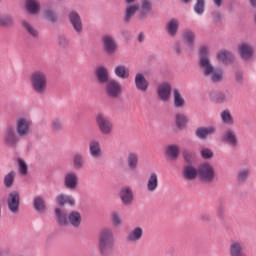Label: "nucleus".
Masks as SVG:
<instances>
[{
  "instance_id": "2eb2a0df",
  "label": "nucleus",
  "mask_w": 256,
  "mask_h": 256,
  "mask_svg": "<svg viewBox=\"0 0 256 256\" xmlns=\"http://www.w3.org/2000/svg\"><path fill=\"white\" fill-rule=\"evenodd\" d=\"M159 187V175L155 172H151L146 182V189L149 193H155Z\"/></svg>"
},
{
  "instance_id": "ea45409f",
  "label": "nucleus",
  "mask_w": 256,
  "mask_h": 256,
  "mask_svg": "<svg viewBox=\"0 0 256 256\" xmlns=\"http://www.w3.org/2000/svg\"><path fill=\"white\" fill-rule=\"evenodd\" d=\"M233 96L231 95V92L225 91L218 93L215 99L216 103H225L226 101H231Z\"/></svg>"
},
{
  "instance_id": "bb28decb",
  "label": "nucleus",
  "mask_w": 256,
  "mask_h": 256,
  "mask_svg": "<svg viewBox=\"0 0 256 256\" xmlns=\"http://www.w3.org/2000/svg\"><path fill=\"white\" fill-rule=\"evenodd\" d=\"M166 31L168 35L171 37H175L177 35V31H179V20L173 18L166 24Z\"/></svg>"
},
{
  "instance_id": "8fccbe9b",
  "label": "nucleus",
  "mask_w": 256,
  "mask_h": 256,
  "mask_svg": "<svg viewBox=\"0 0 256 256\" xmlns=\"http://www.w3.org/2000/svg\"><path fill=\"white\" fill-rule=\"evenodd\" d=\"M44 15L48 21H57V14L53 10H45Z\"/></svg>"
},
{
  "instance_id": "4c0bfd02",
  "label": "nucleus",
  "mask_w": 256,
  "mask_h": 256,
  "mask_svg": "<svg viewBox=\"0 0 256 256\" xmlns=\"http://www.w3.org/2000/svg\"><path fill=\"white\" fill-rule=\"evenodd\" d=\"M182 37L190 47L193 45V43H195V32L191 30H184Z\"/></svg>"
},
{
  "instance_id": "680f3d73",
  "label": "nucleus",
  "mask_w": 256,
  "mask_h": 256,
  "mask_svg": "<svg viewBox=\"0 0 256 256\" xmlns=\"http://www.w3.org/2000/svg\"><path fill=\"white\" fill-rule=\"evenodd\" d=\"M139 41H143V35H139Z\"/></svg>"
},
{
  "instance_id": "a18cd8bd",
  "label": "nucleus",
  "mask_w": 256,
  "mask_h": 256,
  "mask_svg": "<svg viewBox=\"0 0 256 256\" xmlns=\"http://www.w3.org/2000/svg\"><path fill=\"white\" fill-rule=\"evenodd\" d=\"M249 179V169L243 168L238 171V181L239 183H245Z\"/></svg>"
},
{
  "instance_id": "c03bdc74",
  "label": "nucleus",
  "mask_w": 256,
  "mask_h": 256,
  "mask_svg": "<svg viewBox=\"0 0 256 256\" xmlns=\"http://www.w3.org/2000/svg\"><path fill=\"white\" fill-rule=\"evenodd\" d=\"M151 9H153V4L149 0L142 1V15L143 17H147L149 13H151Z\"/></svg>"
},
{
  "instance_id": "58836bf2",
  "label": "nucleus",
  "mask_w": 256,
  "mask_h": 256,
  "mask_svg": "<svg viewBox=\"0 0 256 256\" xmlns=\"http://www.w3.org/2000/svg\"><path fill=\"white\" fill-rule=\"evenodd\" d=\"M17 163L20 175H22V177H25L29 172V166L27 165V162H25L23 158H18Z\"/></svg>"
},
{
  "instance_id": "f8f14e48",
  "label": "nucleus",
  "mask_w": 256,
  "mask_h": 256,
  "mask_svg": "<svg viewBox=\"0 0 256 256\" xmlns=\"http://www.w3.org/2000/svg\"><path fill=\"white\" fill-rule=\"evenodd\" d=\"M79 185V175L77 172H67L64 175V187L69 191H75Z\"/></svg>"
},
{
  "instance_id": "dca6fc26",
  "label": "nucleus",
  "mask_w": 256,
  "mask_h": 256,
  "mask_svg": "<svg viewBox=\"0 0 256 256\" xmlns=\"http://www.w3.org/2000/svg\"><path fill=\"white\" fill-rule=\"evenodd\" d=\"M135 85H136V89L138 91H141L142 93L147 92V89H149V81H147L145 76L141 73L136 74Z\"/></svg>"
},
{
  "instance_id": "9d476101",
  "label": "nucleus",
  "mask_w": 256,
  "mask_h": 256,
  "mask_svg": "<svg viewBox=\"0 0 256 256\" xmlns=\"http://www.w3.org/2000/svg\"><path fill=\"white\" fill-rule=\"evenodd\" d=\"M7 205L10 212L13 215H17L19 213V207L21 205V197L19 196V192L13 191L8 195Z\"/></svg>"
},
{
  "instance_id": "09e8293b",
  "label": "nucleus",
  "mask_w": 256,
  "mask_h": 256,
  "mask_svg": "<svg viewBox=\"0 0 256 256\" xmlns=\"http://www.w3.org/2000/svg\"><path fill=\"white\" fill-rule=\"evenodd\" d=\"M194 11L197 15H203L205 11V0H197L196 5L194 6Z\"/></svg>"
},
{
  "instance_id": "5701e85b",
  "label": "nucleus",
  "mask_w": 256,
  "mask_h": 256,
  "mask_svg": "<svg viewBox=\"0 0 256 256\" xmlns=\"http://www.w3.org/2000/svg\"><path fill=\"white\" fill-rule=\"evenodd\" d=\"M56 203L60 207H63V205H70L73 207V205H75V198L71 195L59 194L56 196Z\"/></svg>"
},
{
  "instance_id": "7c9ffc66",
  "label": "nucleus",
  "mask_w": 256,
  "mask_h": 256,
  "mask_svg": "<svg viewBox=\"0 0 256 256\" xmlns=\"http://www.w3.org/2000/svg\"><path fill=\"white\" fill-rule=\"evenodd\" d=\"M127 163L129 169L135 171V169H137L139 166V155L135 152H130L127 157Z\"/></svg>"
},
{
  "instance_id": "1a4fd4ad",
  "label": "nucleus",
  "mask_w": 256,
  "mask_h": 256,
  "mask_svg": "<svg viewBox=\"0 0 256 256\" xmlns=\"http://www.w3.org/2000/svg\"><path fill=\"white\" fill-rule=\"evenodd\" d=\"M123 93V87H121V83L117 80H109L106 83V95L111 99H119L121 94Z\"/></svg>"
},
{
  "instance_id": "864d4df0",
  "label": "nucleus",
  "mask_w": 256,
  "mask_h": 256,
  "mask_svg": "<svg viewBox=\"0 0 256 256\" xmlns=\"http://www.w3.org/2000/svg\"><path fill=\"white\" fill-rule=\"evenodd\" d=\"M62 124H61V120H53L52 121V129L54 131H59V129H61Z\"/></svg>"
},
{
  "instance_id": "7ed1b4c3",
  "label": "nucleus",
  "mask_w": 256,
  "mask_h": 256,
  "mask_svg": "<svg viewBox=\"0 0 256 256\" xmlns=\"http://www.w3.org/2000/svg\"><path fill=\"white\" fill-rule=\"evenodd\" d=\"M55 213L59 225H71L72 227H81L83 217L81 216L80 212L72 211L67 216L65 212L61 211V209L56 208Z\"/></svg>"
},
{
  "instance_id": "a878e982",
  "label": "nucleus",
  "mask_w": 256,
  "mask_h": 256,
  "mask_svg": "<svg viewBox=\"0 0 256 256\" xmlns=\"http://www.w3.org/2000/svg\"><path fill=\"white\" fill-rule=\"evenodd\" d=\"M114 73L119 79H129V68L126 65L119 64L114 68Z\"/></svg>"
},
{
  "instance_id": "393cba45",
  "label": "nucleus",
  "mask_w": 256,
  "mask_h": 256,
  "mask_svg": "<svg viewBox=\"0 0 256 256\" xmlns=\"http://www.w3.org/2000/svg\"><path fill=\"white\" fill-rule=\"evenodd\" d=\"M229 251L231 256H243V242L239 240L232 241Z\"/></svg>"
},
{
  "instance_id": "412c9836",
  "label": "nucleus",
  "mask_w": 256,
  "mask_h": 256,
  "mask_svg": "<svg viewBox=\"0 0 256 256\" xmlns=\"http://www.w3.org/2000/svg\"><path fill=\"white\" fill-rule=\"evenodd\" d=\"M172 93H173L174 107H176V109H183V107L187 105V102L185 101L183 94H181V91H179V89L177 88H174Z\"/></svg>"
},
{
  "instance_id": "6e6d98bb",
  "label": "nucleus",
  "mask_w": 256,
  "mask_h": 256,
  "mask_svg": "<svg viewBox=\"0 0 256 256\" xmlns=\"http://www.w3.org/2000/svg\"><path fill=\"white\" fill-rule=\"evenodd\" d=\"M236 81H243V74H236Z\"/></svg>"
},
{
  "instance_id": "bf43d9fd",
  "label": "nucleus",
  "mask_w": 256,
  "mask_h": 256,
  "mask_svg": "<svg viewBox=\"0 0 256 256\" xmlns=\"http://www.w3.org/2000/svg\"><path fill=\"white\" fill-rule=\"evenodd\" d=\"M126 3H135V0H125Z\"/></svg>"
},
{
  "instance_id": "a19ab883",
  "label": "nucleus",
  "mask_w": 256,
  "mask_h": 256,
  "mask_svg": "<svg viewBox=\"0 0 256 256\" xmlns=\"http://www.w3.org/2000/svg\"><path fill=\"white\" fill-rule=\"evenodd\" d=\"M138 10H139V5H137V4H132V5L127 6L125 21H130L131 17H133L135 15V13H137Z\"/></svg>"
},
{
  "instance_id": "72a5a7b5",
  "label": "nucleus",
  "mask_w": 256,
  "mask_h": 256,
  "mask_svg": "<svg viewBox=\"0 0 256 256\" xmlns=\"http://www.w3.org/2000/svg\"><path fill=\"white\" fill-rule=\"evenodd\" d=\"M175 123L178 129H185L187 123H189V118L185 114H176Z\"/></svg>"
},
{
  "instance_id": "423d86ee",
  "label": "nucleus",
  "mask_w": 256,
  "mask_h": 256,
  "mask_svg": "<svg viewBox=\"0 0 256 256\" xmlns=\"http://www.w3.org/2000/svg\"><path fill=\"white\" fill-rule=\"evenodd\" d=\"M198 176L204 183H213L215 181V168L209 163H203L198 168Z\"/></svg>"
},
{
  "instance_id": "4d7b16f0",
  "label": "nucleus",
  "mask_w": 256,
  "mask_h": 256,
  "mask_svg": "<svg viewBox=\"0 0 256 256\" xmlns=\"http://www.w3.org/2000/svg\"><path fill=\"white\" fill-rule=\"evenodd\" d=\"M223 0H214L215 5H217V7H221V3Z\"/></svg>"
},
{
  "instance_id": "6ab92c4d",
  "label": "nucleus",
  "mask_w": 256,
  "mask_h": 256,
  "mask_svg": "<svg viewBox=\"0 0 256 256\" xmlns=\"http://www.w3.org/2000/svg\"><path fill=\"white\" fill-rule=\"evenodd\" d=\"M69 20L76 33H81V31H83V23L77 12H71L69 14Z\"/></svg>"
},
{
  "instance_id": "3c124183",
  "label": "nucleus",
  "mask_w": 256,
  "mask_h": 256,
  "mask_svg": "<svg viewBox=\"0 0 256 256\" xmlns=\"http://www.w3.org/2000/svg\"><path fill=\"white\" fill-rule=\"evenodd\" d=\"M207 55H209V47L202 46L200 48V65H201V60L202 59H209V57H207Z\"/></svg>"
},
{
  "instance_id": "aec40b11",
  "label": "nucleus",
  "mask_w": 256,
  "mask_h": 256,
  "mask_svg": "<svg viewBox=\"0 0 256 256\" xmlns=\"http://www.w3.org/2000/svg\"><path fill=\"white\" fill-rule=\"evenodd\" d=\"M197 175H199V170L195 168L193 165L188 164L184 166L183 169V177L187 181H194V179H197Z\"/></svg>"
},
{
  "instance_id": "b1692460",
  "label": "nucleus",
  "mask_w": 256,
  "mask_h": 256,
  "mask_svg": "<svg viewBox=\"0 0 256 256\" xmlns=\"http://www.w3.org/2000/svg\"><path fill=\"white\" fill-rule=\"evenodd\" d=\"M89 151H90L91 157H93L94 159H99V157L102 155L101 143H99L98 140L90 141Z\"/></svg>"
},
{
  "instance_id": "4468645a",
  "label": "nucleus",
  "mask_w": 256,
  "mask_h": 256,
  "mask_svg": "<svg viewBox=\"0 0 256 256\" xmlns=\"http://www.w3.org/2000/svg\"><path fill=\"white\" fill-rule=\"evenodd\" d=\"M143 239V227L136 226L132 228L126 235V241L128 243H139Z\"/></svg>"
},
{
  "instance_id": "9b49d317",
  "label": "nucleus",
  "mask_w": 256,
  "mask_h": 256,
  "mask_svg": "<svg viewBox=\"0 0 256 256\" xmlns=\"http://www.w3.org/2000/svg\"><path fill=\"white\" fill-rule=\"evenodd\" d=\"M102 45L107 55H114V53H117L118 45L115 41V38H113L112 36L104 35L102 37Z\"/></svg>"
},
{
  "instance_id": "13d9d810",
  "label": "nucleus",
  "mask_w": 256,
  "mask_h": 256,
  "mask_svg": "<svg viewBox=\"0 0 256 256\" xmlns=\"http://www.w3.org/2000/svg\"><path fill=\"white\" fill-rule=\"evenodd\" d=\"M251 6L256 7V0H250Z\"/></svg>"
},
{
  "instance_id": "c756f323",
  "label": "nucleus",
  "mask_w": 256,
  "mask_h": 256,
  "mask_svg": "<svg viewBox=\"0 0 256 256\" xmlns=\"http://www.w3.org/2000/svg\"><path fill=\"white\" fill-rule=\"evenodd\" d=\"M223 140L231 145V147H237V134L233 130H227L223 135Z\"/></svg>"
},
{
  "instance_id": "de8ad7c7",
  "label": "nucleus",
  "mask_w": 256,
  "mask_h": 256,
  "mask_svg": "<svg viewBox=\"0 0 256 256\" xmlns=\"http://www.w3.org/2000/svg\"><path fill=\"white\" fill-rule=\"evenodd\" d=\"M9 25H13V17L9 15L0 16V26L9 27Z\"/></svg>"
},
{
  "instance_id": "cd10ccee",
  "label": "nucleus",
  "mask_w": 256,
  "mask_h": 256,
  "mask_svg": "<svg viewBox=\"0 0 256 256\" xmlns=\"http://www.w3.org/2000/svg\"><path fill=\"white\" fill-rule=\"evenodd\" d=\"M217 59L220 63H224V65H229V63L233 62V54L227 50H222L217 53Z\"/></svg>"
},
{
  "instance_id": "052dcab7",
  "label": "nucleus",
  "mask_w": 256,
  "mask_h": 256,
  "mask_svg": "<svg viewBox=\"0 0 256 256\" xmlns=\"http://www.w3.org/2000/svg\"><path fill=\"white\" fill-rule=\"evenodd\" d=\"M183 3H191V0H182Z\"/></svg>"
},
{
  "instance_id": "39448f33",
  "label": "nucleus",
  "mask_w": 256,
  "mask_h": 256,
  "mask_svg": "<svg viewBox=\"0 0 256 256\" xmlns=\"http://www.w3.org/2000/svg\"><path fill=\"white\" fill-rule=\"evenodd\" d=\"M33 121L29 117H19L16 120V133L19 137H27L31 133Z\"/></svg>"
},
{
  "instance_id": "79ce46f5",
  "label": "nucleus",
  "mask_w": 256,
  "mask_h": 256,
  "mask_svg": "<svg viewBox=\"0 0 256 256\" xmlns=\"http://www.w3.org/2000/svg\"><path fill=\"white\" fill-rule=\"evenodd\" d=\"M15 171H11L4 176V185L5 187H13V183L15 182Z\"/></svg>"
},
{
  "instance_id": "49530a36",
  "label": "nucleus",
  "mask_w": 256,
  "mask_h": 256,
  "mask_svg": "<svg viewBox=\"0 0 256 256\" xmlns=\"http://www.w3.org/2000/svg\"><path fill=\"white\" fill-rule=\"evenodd\" d=\"M22 25L26 29V31H28V33L32 35V37H39V32L35 28H33V26L29 24V22L23 21Z\"/></svg>"
},
{
  "instance_id": "4be33fe9",
  "label": "nucleus",
  "mask_w": 256,
  "mask_h": 256,
  "mask_svg": "<svg viewBox=\"0 0 256 256\" xmlns=\"http://www.w3.org/2000/svg\"><path fill=\"white\" fill-rule=\"evenodd\" d=\"M96 79L102 85L109 83V70L103 66L98 67L96 69Z\"/></svg>"
},
{
  "instance_id": "603ef678",
  "label": "nucleus",
  "mask_w": 256,
  "mask_h": 256,
  "mask_svg": "<svg viewBox=\"0 0 256 256\" xmlns=\"http://www.w3.org/2000/svg\"><path fill=\"white\" fill-rule=\"evenodd\" d=\"M201 155L203 159H211L213 157V151H211L209 148H203L201 150Z\"/></svg>"
},
{
  "instance_id": "a211bd4d",
  "label": "nucleus",
  "mask_w": 256,
  "mask_h": 256,
  "mask_svg": "<svg viewBox=\"0 0 256 256\" xmlns=\"http://www.w3.org/2000/svg\"><path fill=\"white\" fill-rule=\"evenodd\" d=\"M238 53L244 61H247L253 57V47L247 43H242L238 45Z\"/></svg>"
},
{
  "instance_id": "f704fd0d",
  "label": "nucleus",
  "mask_w": 256,
  "mask_h": 256,
  "mask_svg": "<svg viewBox=\"0 0 256 256\" xmlns=\"http://www.w3.org/2000/svg\"><path fill=\"white\" fill-rule=\"evenodd\" d=\"M34 208L36 211H39V213H45L47 206L43 197L37 196L34 198Z\"/></svg>"
},
{
  "instance_id": "0eeeda50",
  "label": "nucleus",
  "mask_w": 256,
  "mask_h": 256,
  "mask_svg": "<svg viewBox=\"0 0 256 256\" xmlns=\"http://www.w3.org/2000/svg\"><path fill=\"white\" fill-rule=\"evenodd\" d=\"M20 137L13 126L9 125L5 128L3 141L7 147H17L21 141Z\"/></svg>"
},
{
  "instance_id": "20e7f679",
  "label": "nucleus",
  "mask_w": 256,
  "mask_h": 256,
  "mask_svg": "<svg viewBox=\"0 0 256 256\" xmlns=\"http://www.w3.org/2000/svg\"><path fill=\"white\" fill-rule=\"evenodd\" d=\"M200 67L204 73L205 77H211L213 83H219L223 81V71L216 69L211 64L209 58H202L200 62Z\"/></svg>"
},
{
  "instance_id": "c9c22d12",
  "label": "nucleus",
  "mask_w": 256,
  "mask_h": 256,
  "mask_svg": "<svg viewBox=\"0 0 256 256\" xmlns=\"http://www.w3.org/2000/svg\"><path fill=\"white\" fill-rule=\"evenodd\" d=\"M166 155H168L173 161L179 157V146L172 144L166 147Z\"/></svg>"
},
{
  "instance_id": "c85d7f7f",
  "label": "nucleus",
  "mask_w": 256,
  "mask_h": 256,
  "mask_svg": "<svg viewBox=\"0 0 256 256\" xmlns=\"http://www.w3.org/2000/svg\"><path fill=\"white\" fill-rule=\"evenodd\" d=\"M215 133V127L209 126V127H200L196 130V136L199 139H207L209 135H213Z\"/></svg>"
},
{
  "instance_id": "ddd939ff",
  "label": "nucleus",
  "mask_w": 256,
  "mask_h": 256,
  "mask_svg": "<svg viewBox=\"0 0 256 256\" xmlns=\"http://www.w3.org/2000/svg\"><path fill=\"white\" fill-rule=\"evenodd\" d=\"M171 83L162 82L157 87V94L161 101H169L171 99Z\"/></svg>"
},
{
  "instance_id": "e2e57ef3",
  "label": "nucleus",
  "mask_w": 256,
  "mask_h": 256,
  "mask_svg": "<svg viewBox=\"0 0 256 256\" xmlns=\"http://www.w3.org/2000/svg\"><path fill=\"white\" fill-rule=\"evenodd\" d=\"M0 219H1V204H0Z\"/></svg>"
},
{
  "instance_id": "5fc2aeb1",
  "label": "nucleus",
  "mask_w": 256,
  "mask_h": 256,
  "mask_svg": "<svg viewBox=\"0 0 256 256\" xmlns=\"http://www.w3.org/2000/svg\"><path fill=\"white\" fill-rule=\"evenodd\" d=\"M183 156H184L186 163H193V155H191V153L184 152Z\"/></svg>"
},
{
  "instance_id": "6e6552de",
  "label": "nucleus",
  "mask_w": 256,
  "mask_h": 256,
  "mask_svg": "<svg viewBox=\"0 0 256 256\" xmlns=\"http://www.w3.org/2000/svg\"><path fill=\"white\" fill-rule=\"evenodd\" d=\"M96 125L102 135H111L113 133V122L101 113L96 115Z\"/></svg>"
},
{
  "instance_id": "e433bc0d",
  "label": "nucleus",
  "mask_w": 256,
  "mask_h": 256,
  "mask_svg": "<svg viewBox=\"0 0 256 256\" xmlns=\"http://www.w3.org/2000/svg\"><path fill=\"white\" fill-rule=\"evenodd\" d=\"M220 117L222 122H224L226 125H235V119H233V116L229 110L222 111L220 113Z\"/></svg>"
},
{
  "instance_id": "473e14b6",
  "label": "nucleus",
  "mask_w": 256,
  "mask_h": 256,
  "mask_svg": "<svg viewBox=\"0 0 256 256\" xmlns=\"http://www.w3.org/2000/svg\"><path fill=\"white\" fill-rule=\"evenodd\" d=\"M72 163L74 169L79 171V169H83V167H85V157L80 153H76L73 157Z\"/></svg>"
},
{
  "instance_id": "f3484780",
  "label": "nucleus",
  "mask_w": 256,
  "mask_h": 256,
  "mask_svg": "<svg viewBox=\"0 0 256 256\" xmlns=\"http://www.w3.org/2000/svg\"><path fill=\"white\" fill-rule=\"evenodd\" d=\"M120 199L123 205L129 206L133 203V189L130 187H124L120 191Z\"/></svg>"
},
{
  "instance_id": "37998d69",
  "label": "nucleus",
  "mask_w": 256,
  "mask_h": 256,
  "mask_svg": "<svg viewBox=\"0 0 256 256\" xmlns=\"http://www.w3.org/2000/svg\"><path fill=\"white\" fill-rule=\"evenodd\" d=\"M111 221L115 227H121L123 225V219L121 218V214L117 211H113L110 215Z\"/></svg>"
},
{
  "instance_id": "2f4dec72",
  "label": "nucleus",
  "mask_w": 256,
  "mask_h": 256,
  "mask_svg": "<svg viewBox=\"0 0 256 256\" xmlns=\"http://www.w3.org/2000/svg\"><path fill=\"white\" fill-rule=\"evenodd\" d=\"M39 9H41V6L39 2L36 0H26V10L28 13H31V15H35L39 13Z\"/></svg>"
},
{
  "instance_id": "f257e3e1",
  "label": "nucleus",
  "mask_w": 256,
  "mask_h": 256,
  "mask_svg": "<svg viewBox=\"0 0 256 256\" xmlns=\"http://www.w3.org/2000/svg\"><path fill=\"white\" fill-rule=\"evenodd\" d=\"M49 85V78L47 72L43 70H36L30 75V87L36 95H45Z\"/></svg>"
},
{
  "instance_id": "f03ea898",
  "label": "nucleus",
  "mask_w": 256,
  "mask_h": 256,
  "mask_svg": "<svg viewBox=\"0 0 256 256\" xmlns=\"http://www.w3.org/2000/svg\"><path fill=\"white\" fill-rule=\"evenodd\" d=\"M115 247V235L111 228H104L99 232L98 249L101 255H107Z\"/></svg>"
}]
</instances>
